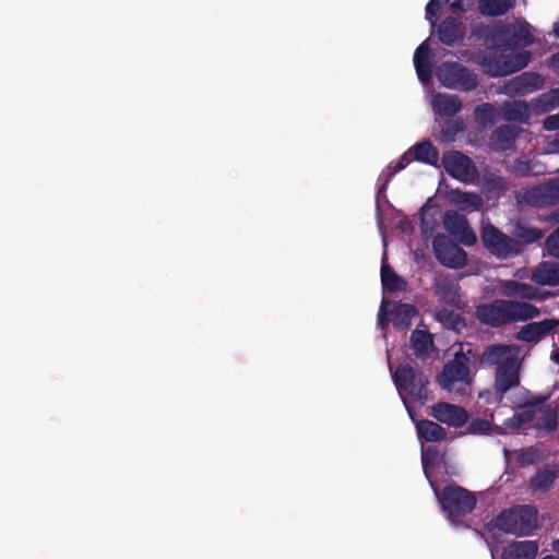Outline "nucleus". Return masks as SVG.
I'll return each instance as SVG.
<instances>
[{
  "label": "nucleus",
  "instance_id": "f257e3e1",
  "mask_svg": "<svg viewBox=\"0 0 559 559\" xmlns=\"http://www.w3.org/2000/svg\"><path fill=\"white\" fill-rule=\"evenodd\" d=\"M539 316V309L528 302L495 299L475 308L476 319L486 326L499 329L510 323L526 321Z\"/></svg>",
  "mask_w": 559,
  "mask_h": 559
},
{
  "label": "nucleus",
  "instance_id": "f03ea898",
  "mask_svg": "<svg viewBox=\"0 0 559 559\" xmlns=\"http://www.w3.org/2000/svg\"><path fill=\"white\" fill-rule=\"evenodd\" d=\"M538 511L533 506H515L503 510L493 521L500 532L516 536H528L537 527Z\"/></svg>",
  "mask_w": 559,
  "mask_h": 559
},
{
  "label": "nucleus",
  "instance_id": "7ed1b4c3",
  "mask_svg": "<svg viewBox=\"0 0 559 559\" xmlns=\"http://www.w3.org/2000/svg\"><path fill=\"white\" fill-rule=\"evenodd\" d=\"M433 491L442 510L451 521L472 513L476 507L475 495L461 486L448 485L441 490L433 487Z\"/></svg>",
  "mask_w": 559,
  "mask_h": 559
},
{
  "label": "nucleus",
  "instance_id": "20e7f679",
  "mask_svg": "<svg viewBox=\"0 0 559 559\" xmlns=\"http://www.w3.org/2000/svg\"><path fill=\"white\" fill-rule=\"evenodd\" d=\"M480 239L485 249L500 260L514 259L523 252L520 241L492 224L481 228Z\"/></svg>",
  "mask_w": 559,
  "mask_h": 559
},
{
  "label": "nucleus",
  "instance_id": "39448f33",
  "mask_svg": "<svg viewBox=\"0 0 559 559\" xmlns=\"http://www.w3.org/2000/svg\"><path fill=\"white\" fill-rule=\"evenodd\" d=\"M519 206L547 209L559 204V177L521 189L514 194Z\"/></svg>",
  "mask_w": 559,
  "mask_h": 559
},
{
  "label": "nucleus",
  "instance_id": "423d86ee",
  "mask_svg": "<svg viewBox=\"0 0 559 559\" xmlns=\"http://www.w3.org/2000/svg\"><path fill=\"white\" fill-rule=\"evenodd\" d=\"M440 84L460 92H472L478 86L475 72L456 61H444L436 70Z\"/></svg>",
  "mask_w": 559,
  "mask_h": 559
},
{
  "label": "nucleus",
  "instance_id": "0eeeda50",
  "mask_svg": "<svg viewBox=\"0 0 559 559\" xmlns=\"http://www.w3.org/2000/svg\"><path fill=\"white\" fill-rule=\"evenodd\" d=\"M477 355L468 348L466 352L461 349L454 354L453 359L449 360L439 376L440 384H453L455 382H463L471 384L473 381L471 374V362L476 359Z\"/></svg>",
  "mask_w": 559,
  "mask_h": 559
},
{
  "label": "nucleus",
  "instance_id": "6e6552de",
  "mask_svg": "<svg viewBox=\"0 0 559 559\" xmlns=\"http://www.w3.org/2000/svg\"><path fill=\"white\" fill-rule=\"evenodd\" d=\"M442 166L447 174L462 182H471L477 175V168L467 155L460 151H448L443 153Z\"/></svg>",
  "mask_w": 559,
  "mask_h": 559
},
{
  "label": "nucleus",
  "instance_id": "1a4fd4ad",
  "mask_svg": "<svg viewBox=\"0 0 559 559\" xmlns=\"http://www.w3.org/2000/svg\"><path fill=\"white\" fill-rule=\"evenodd\" d=\"M436 259L450 269H461L467 263V253L444 235H438L432 240Z\"/></svg>",
  "mask_w": 559,
  "mask_h": 559
},
{
  "label": "nucleus",
  "instance_id": "9d476101",
  "mask_svg": "<svg viewBox=\"0 0 559 559\" xmlns=\"http://www.w3.org/2000/svg\"><path fill=\"white\" fill-rule=\"evenodd\" d=\"M443 227L452 236L466 246L472 247L477 241V236L469 227L468 221L465 215L456 211H447L443 215Z\"/></svg>",
  "mask_w": 559,
  "mask_h": 559
},
{
  "label": "nucleus",
  "instance_id": "9b49d317",
  "mask_svg": "<svg viewBox=\"0 0 559 559\" xmlns=\"http://www.w3.org/2000/svg\"><path fill=\"white\" fill-rule=\"evenodd\" d=\"M531 58V52L526 50L515 52L511 56H503L488 62V72L495 78L506 76L527 67Z\"/></svg>",
  "mask_w": 559,
  "mask_h": 559
},
{
  "label": "nucleus",
  "instance_id": "f8f14e48",
  "mask_svg": "<svg viewBox=\"0 0 559 559\" xmlns=\"http://www.w3.org/2000/svg\"><path fill=\"white\" fill-rule=\"evenodd\" d=\"M545 80L537 72H522L504 82V91L510 96H524L544 86Z\"/></svg>",
  "mask_w": 559,
  "mask_h": 559
},
{
  "label": "nucleus",
  "instance_id": "ddd939ff",
  "mask_svg": "<svg viewBox=\"0 0 559 559\" xmlns=\"http://www.w3.org/2000/svg\"><path fill=\"white\" fill-rule=\"evenodd\" d=\"M430 415L439 423L449 427L461 428L467 424L469 415L461 406L448 402H439L431 407Z\"/></svg>",
  "mask_w": 559,
  "mask_h": 559
},
{
  "label": "nucleus",
  "instance_id": "4468645a",
  "mask_svg": "<svg viewBox=\"0 0 559 559\" xmlns=\"http://www.w3.org/2000/svg\"><path fill=\"white\" fill-rule=\"evenodd\" d=\"M559 326V320L551 318L538 322H531L522 326L516 333V340L536 344Z\"/></svg>",
  "mask_w": 559,
  "mask_h": 559
},
{
  "label": "nucleus",
  "instance_id": "2eb2a0df",
  "mask_svg": "<svg viewBox=\"0 0 559 559\" xmlns=\"http://www.w3.org/2000/svg\"><path fill=\"white\" fill-rule=\"evenodd\" d=\"M436 295L439 297L440 302L461 308L460 285L450 275H442L435 281Z\"/></svg>",
  "mask_w": 559,
  "mask_h": 559
},
{
  "label": "nucleus",
  "instance_id": "dca6fc26",
  "mask_svg": "<svg viewBox=\"0 0 559 559\" xmlns=\"http://www.w3.org/2000/svg\"><path fill=\"white\" fill-rule=\"evenodd\" d=\"M498 393H510V399L518 408L537 406L543 404L548 396H537L525 386H495Z\"/></svg>",
  "mask_w": 559,
  "mask_h": 559
},
{
  "label": "nucleus",
  "instance_id": "f3484780",
  "mask_svg": "<svg viewBox=\"0 0 559 559\" xmlns=\"http://www.w3.org/2000/svg\"><path fill=\"white\" fill-rule=\"evenodd\" d=\"M464 37V25L454 16L445 17L438 26V38L447 45L453 46Z\"/></svg>",
  "mask_w": 559,
  "mask_h": 559
},
{
  "label": "nucleus",
  "instance_id": "a211bd4d",
  "mask_svg": "<svg viewBox=\"0 0 559 559\" xmlns=\"http://www.w3.org/2000/svg\"><path fill=\"white\" fill-rule=\"evenodd\" d=\"M520 130L515 126L501 124L496 128L491 135L490 142L495 151L506 152L514 146Z\"/></svg>",
  "mask_w": 559,
  "mask_h": 559
},
{
  "label": "nucleus",
  "instance_id": "6ab92c4d",
  "mask_svg": "<svg viewBox=\"0 0 559 559\" xmlns=\"http://www.w3.org/2000/svg\"><path fill=\"white\" fill-rule=\"evenodd\" d=\"M559 471L556 466L545 465L538 468L530 478L528 487L534 492H547L558 478Z\"/></svg>",
  "mask_w": 559,
  "mask_h": 559
},
{
  "label": "nucleus",
  "instance_id": "aec40b11",
  "mask_svg": "<svg viewBox=\"0 0 559 559\" xmlns=\"http://www.w3.org/2000/svg\"><path fill=\"white\" fill-rule=\"evenodd\" d=\"M532 281L543 286H559V262H540L533 270Z\"/></svg>",
  "mask_w": 559,
  "mask_h": 559
},
{
  "label": "nucleus",
  "instance_id": "412c9836",
  "mask_svg": "<svg viewBox=\"0 0 559 559\" xmlns=\"http://www.w3.org/2000/svg\"><path fill=\"white\" fill-rule=\"evenodd\" d=\"M531 104L522 100L504 102L500 106V117L506 121L527 123L530 120Z\"/></svg>",
  "mask_w": 559,
  "mask_h": 559
},
{
  "label": "nucleus",
  "instance_id": "4be33fe9",
  "mask_svg": "<svg viewBox=\"0 0 559 559\" xmlns=\"http://www.w3.org/2000/svg\"><path fill=\"white\" fill-rule=\"evenodd\" d=\"M495 384H520V361L511 355L496 369Z\"/></svg>",
  "mask_w": 559,
  "mask_h": 559
},
{
  "label": "nucleus",
  "instance_id": "5701e85b",
  "mask_svg": "<svg viewBox=\"0 0 559 559\" xmlns=\"http://www.w3.org/2000/svg\"><path fill=\"white\" fill-rule=\"evenodd\" d=\"M394 384H429V381L418 372L411 362L400 364L395 370L390 366Z\"/></svg>",
  "mask_w": 559,
  "mask_h": 559
},
{
  "label": "nucleus",
  "instance_id": "b1692460",
  "mask_svg": "<svg viewBox=\"0 0 559 559\" xmlns=\"http://www.w3.org/2000/svg\"><path fill=\"white\" fill-rule=\"evenodd\" d=\"M409 344L414 355L420 359L430 357L435 347L432 335L428 331L420 329H415L412 332Z\"/></svg>",
  "mask_w": 559,
  "mask_h": 559
},
{
  "label": "nucleus",
  "instance_id": "393cba45",
  "mask_svg": "<svg viewBox=\"0 0 559 559\" xmlns=\"http://www.w3.org/2000/svg\"><path fill=\"white\" fill-rule=\"evenodd\" d=\"M537 551L535 540L512 542L503 549L501 559H535Z\"/></svg>",
  "mask_w": 559,
  "mask_h": 559
},
{
  "label": "nucleus",
  "instance_id": "a878e982",
  "mask_svg": "<svg viewBox=\"0 0 559 559\" xmlns=\"http://www.w3.org/2000/svg\"><path fill=\"white\" fill-rule=\"evenodd\" d=\"M511 234L513 238L521 242L523 248L526 245L539 241L544 235L540 228L531 226L522 219H515L512 223Z\"/></svg>",
  "mask_w": 559,
  "mask_h": 559
},
{
  "label": "nucleus",
  "instance_id": "bb28decb",
  "mask_svg": "<svg viewBox=\"0 0 559 559\" xmlns=\"http://www.w3.org/2000/svg\"><path fill=\"white\" fill-rule=\"evenodd\" d=\"M419 314L418 309L412 304L399 302L392 310L393 326L399 331H407L413 319Z\"/></svg>",
  "mask_w": 559,
  "mask_h": 559
},
{
  "label": "nucleus",
  "instance_id": "cd10ccee",
  "mask_svg": "<svg viewBox=\"0 0 559 559\" xmlns=\"http://www.w3.org/2000/svg\"><path fill=\"white\" fill-rule=\"evenodd\" d=\"M500 289L506 297H521L523 299H535L537 288L531 284L521 283L514 280H506L500 284Z\"/></svg>",
  "mask_w": 559,
  "mask_h": 559
},
{
  "label": "nucleus",
  "instance_id": "c85d7f7f",
  "mask_svg": "<svg viewBox=\"0 0 559 559\" xmlns=\"http://www.w3.org/2000/svg\"><path fill=\"white\" fill-rule=\"evenodd\" d=\"M416 432L420 440L426 442H439L445 439L447 431L438 423L421 419L416 423Z\"/></svg>",
  "mask_w": 559,
  "mask_h": 559
},
{
  "label": "nucleus",
  "instance_id": "c756f323",
  "mask_svg": "<svg viewBox=\"0 0 559 559\" xmlns=\"http://www.w3.org/2000/svg\"><path fill=\"white\" fill-rule=\"evenodd\" d=\"M481 187L485 194L498 199L510 189V181L506 177L489 173L483 176Z\"/></svg>",
  "mask_w": 559,
  "mask_h": 559
},
{
  "label": "nucleus",
  "instance_id": "7c9ffc66",
  "mask_svg": "<svg viewBox=\"0 0 559 559\" xmlns=\"http://www.w3.org/2000/svg\"><path fill=\"white\" fill-rule=\"evenodd\" d=\"M396 389L409 416L414 419L409 403L424 405L429 400L428 386H396Z\"/></svg>",
  "mask_w": 559,
  "mask_h": 559
},
{
  "label": "nucleus",
  "instance_id": "2f4dec72",
  "mask_svg": "<svg viewBox=\"0 0 559 559\" xmlns=\"http://www.w3.org/2000/svg\"><path fill=\"white\" fill-rule=\"evenodd\" d=\"M435 111L442 117H452L462 108V103L456 95L438 94L433 97Z\"/></svg>",
  "mask_w": 559,
  "mask_h": 559
},
{
  "label": "nucleus",
  "instance_id": "473e14b6",
  "mask_svg": "<svg viewBox=\"0 0 559 559\" xmlns=\"http://www.w3.org/2000/svg\"><path fill=\"white\" fill-rule=\"evenodd\" d=\"M559 107V87L551 88L531 100L532 111L536 115L547 114Z\"/></svg>",
  "mask_w": 559,
  "mask_h": 559
},
{
  "label": "nucleus",
  "instance_id": "72a5a7b5",
  "mask_svg": "<svg viewBox=\"0 0 559 559\" xmlns=\"http://www.w3.org/2000/svg\"><path fill=\"white\" fill-rule=\"evenodd\" d=\"M414 159L421 164L436 166L439 160L438 148L428 140L417 142L411 147Z\"/></svg>",
  "mask_w": 559,
  "mask_h": 559
},
{
  "label": "nucleus",
  "instance_id": "f704fd0d",
  "mask_svg": "<svg viewBox=\"0 0 559 559\" xmlns=\"http://www.w3.org/2000/svg\"><path fill=\"white\" fill-rule=\"evenodd\" d=\"M509 39L510 49L531 46L534 43V36L530 29V24L525 22L516 26L511 23Z\"/></svg>",
  "mask_w": 559,
  "mask_h": 559
},
{
  "label": "nucleus",
  "instance_id": "c9c22d12",
  "mask_svg": "<svg viewBox=\"0 0 559 559\" xmlns=\"http://www.w3.org/2000/svg\"><path fill=\"white\" fill-rule=\"evenodd\" d=\"M381 282L383 289L390 293L405 292L407 282L397 275L385 262L381 266Z\"/></svg>",
  "mask_w": 559,
  "mask_h": 559
},
{
  "label": "nucleus",
  "instance_id": "e433bc0d",
  "mask_svg": "<svg viewBox=\"0 0 559 559\" xmlns=\"http://www.w3.org/2000/svg\"><path fill=\"white\" fill-rule=\"evenodd\" d=\"M537 167L538 164L533 160L525 158H515L512 163L507 165L506 168L510 174L514 175L515 177L524 178L534 177L543 174L542 170L536 169Z\"/></svg>",
  "mask_w": 559,
  "mask_h": 559
},
{
  "label": "nucleus",
  "instance_id": "4c0bfd02",
  "mask_svg": "<svg viewBox=\"0 0 559 559\" xmlns=\"http://www.w3.org/2000/svg\"><path fill=\"white\" fill-rule=\"evenodd\" d=\"M510 356L511 354L508 346L502 344H495L485 348V350L479 357V361L481 364H486L489 366L495 365L498 367L500 364H502L504 359H507Z\"/></svg>",
  "mask_w": 559,
  "mask_h": 559
},
{
  "label": "nucleus",
  "instance_id": "58836bf2",
  "mask_svg": "<svg viewBox=\"0 0 559 559\" xmlns=\"http://www.w3.org/2000/svg\"><path fill=\"white\" fill-rule=\"evenodd\" d=\"M452 201L457 204L462 210L477 211L483 204V198L475 192H463L461 190H453L451 192Z\"/></svg>",
  "mask_w": 559,
  "mask_h": 559
},
{
  "label": "nucleus",
  "instance_id": "ea45409f",
  "mask_svg": "<svg viewBox=\"0 0 559 559\" xmlns=\"http://www.w3.org/2000/svg\"><path fill=\"white\" fill-rule=\"evenodd\" d=\"M512 8L511 0H479L478 11L484 16H501Z\"/></svg>",
  "mask_w": 559,
  "mask_h": 559
},
{
  "label": "nucleus",
  "instance_id": "a19ab883",
  "mask_svg": "<svg viewBox=\"0 0 559 559\" xmlns=\"http://www.w3.org/2000/svg\"><path fill=\"white\" fill-rule=\"evenodd\" d=\"M510 27L511 23H498L493 25L492 36L489 44L491 48H498L502 50L510 49Z\"/></svg>",
  "mask_w": 559,
  "mask_h": 559
},
{
  "label": "nucleus",
  "instance_id": "79ce46f5",
  "mask_svg": "<svg viewBox=\"0 0 559 559\" xmlns=\"http://www.w3.org/2000/svg\"><path fill=\"white\" fill-rule=\"evenodd\" d=\"M475 119L483 126L493 124L500 117V109L490 103L478 105L474 110Z\"/></svg>",
  "mask_w": 559,
  "mask_h": 559
},
{
  "label": "nucleus",
  "instance_id": "37998d69",
  "mask_svg": "<svg viewBox=\"0 0 559 559\" xmlns=\"http://www.w3.org/2000/svg\"><path fill=\"white\" fill-rule=\"evenodd\" d=\"M465 124L461 119L445 120L440 131V139L444 143H451L456 135L464 132Z\"/></svg>",
  "mask_w": 559,
  "mask_h": 559
},
{
  "label": "nucleus",
  "instance_id": "c03bdc74",
  "mask_svg": "<svg viewBox=\"0 0 559 559\" xmlns=\"http://www.w3.org/2000/svg\"><path fill=\"white\" fill-rule=\"evenodd\" d=\"M543 451L538 448L531 447L521 450V452L518 455V463L521 467H525L530 465H535L543 461Z\"/></svg>",
  "mask_w": 559,
  "mask_h": 559
},
{
  "label": "nucleus",
  "instance_id": "a18cd8bd",
  "mask_svg": "<svg viewBox=\"0 0 559 559\" xmlns=\"http://www.w3.org/2000/svg\"><path fill=\"white\" fill-rule=\"evenodd\" d=\"M441 454L437 447L429 445L423 449L421 462L424 469H427L429 465H437L440 461ZM427 473V471H425Z\"/></svg>",
  "mask_w": 559,
  "mask_h": 559
},
{
  "label": "nucleus",
  "instance_id": "49530a36",
  "mask_svg": "<svg viewBox=\"0 0 559 559\" xmlns=\"http://www.w3.org/2000/svg\"><path fill=\"white\" fill-rule=\"evenodd\" d=\"M442 0H430L426 5V19L429 21L432 27L436 26L438 15L442 11Z\"/></svg>",
  "mask_w": 559,
  "mask_h": 559
},
{
  "label": "nucleus",
  "instance_id": "de8ad7c7",
  "mask_svg": "<svg viewBox=\"0 0 559 559\" xmlns=\"http://www.w3.org/2000/svg\"><path fill=\"white\" fill-rule=\"evenodd\" d=\"M490 431V423L484 418H475L473 419L466 429V432L469 435H486Z\"/></svg>",
  "mask_w": 559,
  "mask_h": 559
},
{
  "label": "nucleus",
  "instance_id": "09e8293b",
  "mask_svg": "<svg viewBox=\"0 0 559 559\" xmlns=\"http://www.w3.org/2000/svg\"><path fill=\"white\" fill-rule=\"evenodd\" d=\"M493 25L479 23L473 26L472 35L476 38L484 39L486 45L489 47L492 36Z\"/></svg>",
  "mask_w": 559,
  "mask_h": 559
},
{
  "label": "nucleus",
  "instance_id": "8fccbe9b",
  "mask_svg": "<svg viewBox=\"0 0 559 559\" xmlns=\"http://www.w3.org/2000/svg\"><path fill=\"white\" fill-rule=\"evenodd\" d=\"M545 246L550 257L559 259V227L547 237Z\"/></svg>",
  "mask_w": 559,
  "mask_h": 559
},
{
  "label": "nucleus",
  "instance_id": "3c124183",
  "mask_svg": "<svg viewBox=\"0 0 559 559\" xmlns=\"http://www.w3.org/2000/svg\"><path fill=\"white\" fill-rule=\"evenodd\" d=\"M537 426L547 432L555 431L558 426V417L555 413H547L539 418Z\"/></svg>",
  "mask_w": 559,
  "mask_h": 559
},
{
  "label": "nucleus",
  "instance_id": "603ef678",
  "mask_svg": "<svg viewBox=\"0 0 559 559\" xmlns=\"http://www.w3.org/2000/svg\"><path fill=\"white\" fill-rule=\"evenodd\" d=\"M414 159V155H413V152L411 148H408L397 160V163L395 165H393L392 163L388 165V169L390 171H394V175L397 173V171H401L403 170L404 168H406Z\"/></svg>",
  "mask_w": 559,
  "mask_h": 559
},
{
  "label": "nucleus",
  "instance_id": "864d4df0",
  "mask_svg": "<svg viewBox=\"0 0 559 559\" xmlns=\"http://www.w3.org/2000/svg\"><path fill=\"white\" fill-rule=\"evenodd\" d=\"M417 64H430L429 62V47L424 41L421 43L414 53V66Z\"/></svg>",
  "mask_w": 559,
  "mask_h": 559
},
{
  "label": "nucleus",
  "instance_id": "5fc2aeb1",
  "mask_svg": "<svg viewBox=\"0 0 559 559\" xmlns=\"http://www.w3.org/2000/svg\"><path fill=\"white\" fill-rule=\"evenodd\" d=\"M534 414L532 412H521L513 415L512 418L509 419L511 427L521 428L525 424H528L533 420Z\"/></svg>",
  "mask_w": 559,
  "mask_h": 559
},
{
  "label": "nucleus",
  "instance_id": "6e6d98bb",
  "mask_svg": "<svg viewBox=\"0 0 559 559\" xmlns=\"http://www.w3.org/2000/svg\"><path fill=\"white\" fill-rule=\"evenodd\" d=\"M415 69L417 72L418 80L421 83L427 84L431 81V76H432L431 64H417V66H415Z\"/></svg>",
  "mask_w": 559,
  "mask_h": 559
},
{
  "label": "nucleus",
  "instance_id": "4d7b16f0",
  "mask_svg": "<svg viewBox=\"0 0 559 559\" xmlns=\"http://www.w3.org/2000/svg\"><path fill=\"white\" fill-rule=\"evenodd\" d=\"M430 210L428 202L421 206V217H420V224L423 230L426 233L429 229H433L436 221L432 219L431 222L428 219L427 212Z\"/></svg>",
  "mask_w": 559,
  "mask_h": 559
},
{
  "label": "nucleus",
  "instance_id": "13d9d810",
  "mask_svg": "<svg viewBox=\"0 0 559 559\" xmlns=\"http://www.w3.org/2000/svg\"><path fill=\"white\" fill-rule=\"evenodd\" d=\"M544 128L548 131L559 130V112L556 115L548 116L544 120Z\"/></svg>",
  "mask_w": 559,
  "mask_h": 559
},
{
  "label": "nucleus",
  "instance_id": "bf43d9fd",
  "mask_svg": "<svg viewBox=\"0 0 559 559\" xmlns=\"http://www.w3.org/2000/svg\"><path fill=\"white\" fill-rule=\"evenodd\" d=\"M384 304H385V301H382V305H381V308H380V311H379V314H378V324L382 329H384L388 325V323H389L386 314L384 313Z\"/></svg>",
  "mask_w": 559,
  "mask_h": 559
},
{
  "label": "nucleus",
  "instance_id": "052dcab7",
  "mask_svg": "<svg viewBox=\"0 0 559 559\" xmlns=\"http://www.w3.org/2000/svg\"><path fill=\"white\" fill-rule=\"evenodd\" d=\"M394 176V171H390L389 175L386 176L385 180L383 181L382 185L379 186L378 188V192H377V195L378 198L385 192L386 188H388V185L389 182L391 181L392 177Z\"/></svg>",
  "mask_w": 559,
  "mask_h": 559
},
{
  "label": "nucleus",
  "instance_id": "680f3d73",
  "mask_svg": "<svg viewBox=\"0 0 559 559\" xmlns=\"http://www.w3.org/2000/svg\"><path fill=\"white\" fill-rule=\"evenodd\" d=\"M450 10H451L453 13H459V12L464 11V9H463V7H462V2H460V1H454V0H452V2L450 3Z\"/></svg>",
  "mask_w": 559,
  "mask_h": 559
},
{
  "label": "nucleus",
  "instance_id": "e2e57ef3",
  "mask_svg": "<svg viewBox=\"0 0 559 559\" xmlns=\"http://www.w3.org/2000/svg\"><path fill=\"white\" fill-rule=\"evenodd\" d=\"M449 318L452 319V322L454 324H457V323H461L464 321V319L461 317V314L455 313V312H450Z\"/></svg>",
  "mask_w": 559,
  "mask_h": 559
},
{
  "label": "nucleus",
  "instance_id": "0e129e2a",
  "mask_svg": "<svg viewBox=\"0 0 559 559\" xmlns=\"http://www.w3.org/2000/svg\"><path fill=\"white\" fill-rule=\"evenodd\" d=\"M551 146L554 152L559 153V132L556 134L554 141L551 142Z\"/></svg>",
  "mask_w": 559,
  "mask_h": 559
},
{
  "label": "nucleus",
  "instance_id": "69168bd1",
  "mask_svg": "<svg viewBox=\"0 0 559 559\" xmlns=\"http://www.w3.org/2000/svg\"><path fill=\"white\" fill-rule=\"evenodd\" d=\"M549 219L559 223V207L549 215Z\"/></svg>",
  "mask_w": 559,
  "mask_h": 559
},
{
  "label": "nucleus",
  "instance_id": "338daca9",
  "mask_svg": "<svg viewBox=\"0 0 559 559\" xmlns=\"http://www.w3.org/2000/svg\"><path fill=\"white\" fill-rule=\"evenodd\" d=\"M551 358L555 362L559 365V348L551 353Z\"/></svg>",
  "mask_w": 559,
  "mask_h": 559
},
{
  "label": "nucleus",
  "instance_id": "774afa93",
  "mask_svg": "<svg viewBox=\"0 0 559 559\" xmlns=\"http://www.w3.org/2000/svg\"><path fill=\"white\" fill-rule=\"evenodd\" d=\"M551 546H552V550L559 554V538L554 540Z\"/></svg>",
  "mask_w": 559,
  "mask_h": 559
}]
</instances>
